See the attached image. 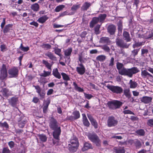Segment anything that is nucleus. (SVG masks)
<instances>
[{
  "instance_id": "nucleus-3",
  "label": "nucleus",
  "mask_w": 153,
  "mask_h": 153,
  "mask_svg": "<svg viewBox=\"0 0 153 153\" xmlns=\"http://www.w3.org/2000/svg\"><path fill=\"white\" fill-rule=\"evenodd\" d=\"M68 143V149L69 151L71 152H76L79 146L77 137L75 136H73Z\"/></svg>"
},
{
  "instance_id": "nucleus-2",
  "label": "nucleus",
  "mask_w": 153,
  "mask_h": 153,
  "mask_svg": "<svg viewBox=\"0 0 153 153\" xmlns=\"http://www.w3.org/2000/svg\"><path fill=\"white\" fill-rule=\"evenodd\" d=\"M49 121V126L50 129L53 131L52 133L53 138L56 140L59 139L61 132V127L59 126L57 120L53 115L50 117Z\"/></svg>"
},
{
  "instance_id": "nucleus-62",
  "label": "nucleus",
  "mask_w": 153,
  "mask_h": 153,
  "mask_svg": "<svg viewBox=\"0 0 153 153\" xmlns=\"http://www.w3.org/2000/svg\"><path fill=\"white\" fill-rule=\"evenodd\" d=\"M6 24V21H5V18H3V19L2 20V22L1 23V30L2 29H3V28H4V25L5 24Z\"/></svg>"
},
{
  "instance_id": "nucleus-47",
  "label": "nucleus",
  "mask_w": 153,
  "mask_h": 153,
  "mask_svg": "<svg viewBox=\"0 0 153 153\" xmlns=\"http://www.w3.org/2000/svg\"><path fill=\"white\" fill-rule=\"evenodd\" d=\"M65 7V6L61 4L57 6L55 9V11L56 12H58L61 10Z\"/></svg>"
},
{
  "instance_id": "nucleus-15",
  "label": "nucleus",
  "mask_w": 153,
  "mask_h": 153,
  "mask_svg": "<svg viewBox=\"0 0 153 153\" xmlns=\"http://www.w3.org/2000/svg\"><path fill=\"white\" fill-rule=\"evenodd\" d=\"M99 43L106 45H110L111 41L109 37L104 36L101 37L99 41Z\"/></svg>"
},
{
  "instance_id": "nucleus-30",
  "label": "nucleus",
  "mask_w": 153,
  "mask_h": 153,
  "mask_svg": "<svg viewBox=\"0 0 153 153\" xmlns=\"http://www.w3.org/2000/svg\"><path fill=\"white\" fill-rule=\"evenodd\" d=\"M17 101L18 99L17 98L14 97H12L9 101V102L12 106L14 107L16 105L17 102Z\"/></svg>"
},
{
  "instance_id": "nucleus-12",
  "label": "nucleus",
  "mask_w": 153,
  "mask_h": 153,
  "mask_svg": "<svg viewBox=\"0 0 153 153\" xmlns=\"http://www.w3.org/2000/svg\"><path fill=\"white\" fill-rule=\"evenodd\" d=\"M76 68V71L80 75L84 74L85 71V68L83 64H78Z\"/></svg>"
},
{
  "instance_id": "nucleus-14",
  "label": "nucleus",
  "mask_w": 153,
  "mask_h": 153,
  "mask_svg": "<svg viewBox=\"0 0 153 153\" xmlns=\"http://www.w3.org/2000/svg\"><path fill=\"white\" fill-rule=\"evenodd\" d=\"M72 51V49L70 47L67 48L64 51V54L65 56L66 61L69 62L70 61V56Z\"/></svg>"
},
{
  "instance_id": "nucleus-41",
  "label": "nucleus",
  "mask_w": 153,
  "mask_h": 153,
  "mask_svg": "<svg viewBox=\"0 0 153 153\" xmlns=\"http://www.w3.org/2000/svg\"><path fill=\"white\" fill-rule=\"evenodd\" d=\"M148 53L149 50L148 49L144 48L141 49V56L143 57H146Z\"/></svg>"
},
{
  "instance_id": "nucleus-10",
  "label": "nucleus",
  "mask_w": 153,
  "mask_h": 153,
  "mask_svg": "<svg viewBox=\"0 0 153 153\" xmlns=\"http://www.w3.org/2000/svg\"><path fill=\"white\" fill-rule=\"evenodd\" d=\"M36 89V92L37 93L40 97V99L43 100L45 98L46 94L45 89L41 88L40 87H35Z\"/></svg>"
},
{
  "instance_id": "nucleus-32",
  "label": "nucleus",
  "mask_w": 153,
  "mask_h": 153,
  "mask_svg": "<svg viewBox=\"0 0 153 153\" xmlns=\"http://www.w3.org/2000/svg\"><path fill=\"white\" fill-rule=\"evenodd\" d=\"M114 149L115 153H125V151L123 147H115Z\"/></svg>"
},
{
  "instance_id": "nucleus-36",
  "label": "nucleus",
  "mask_w": 153,
  "mask_h": 153,
  "mask_svg": "<svg viewBox=\"0 0 153 153\" xmlns=\"http://www.w3.org/2000/svg\"><path fill=\"white\" fill-rule=\"evenodd\" d=\"M106 16L107 15L106 14H100L99 15L98 17H97L99 19V22L102 23L105 20Z\"/></svg>"
},
{
  "instance_id": "nucleus-7",
  "label": "nucleus",
  "mask_w": 153,
  "mask_h": 153,
  "mask_svg": "<svg viewBox=\"0 0 153 153\" xmlns=\"http://www.w3.org/2000/svg\"><path fill=\"white\" fill-rule=\"evenodd\" d=\"M19 70L17 67H14L10 69L8 71V73L10 76V78L16 77L18 75Z\"/></svg>"
},
{
  "instance_id": "nucleus-1",
  "label": "nucleus",
  "mask_w": 153,
  "mask_h": 153,
  "mask_svg": "<svg viewBox=\"0 0 153 153\" xmlns=\"http://www.w3.org/2000/svg\"><path fill=\"white\" fill-rule=\"evenodd\" d=\"M117 68L118 71L120 74L122 75L126 76L129 77H132L134 74H135L140 71V70L137 67H133L130 68H123V63L119 62L116 63Z\"/></svg>"
},
{
  "instance_id": "nucleus-42",
  "label": "nucleus",
  "mask_w": 153,
  "mask_h": 153,
  "mask_svg": "<svg viewBox=\"0 0 153 153\" xmlns=\"http://www.w3.org/2000/svg\"><path fill=\"white\" fill-rule=\"evenodd\" d=\"M134 143L136 149H139L141 147V143L139 140H136L134 142Z\"/></svg>"
},
{
  "instance_id": "nucleus-33",
  "label": "nucleus",
  "mask_w": 153,
  "mask_h": 153,
  "mask_svg": "<svg viewBox=\"0 0 153 153\" xmlns=\"http://www.w3.org/2000/svg\"><path fill=\"white\" fill-rule=\"evenodd\" d=\"M91 6V3L85 2L81 7V9L82 10H86Z\"/></svg>"
},
{
  "instance_id": "nucleus-26",
  "label": "nucleus",
  "mask_w": 153,
  "mask_h": 153,
  "mask_svg": "<svg viewBox=\"0 0 153 153\" xmlns=\"http://www.w3.org/2000/svg\"><path fill=\"white\" fill-rule=\"evenodd\" d=\"M141 75L143 77H153V76L146 70H142Z\"/></svg>"
},
{
  "instance_id": "nucleus-17",
  "label": "nucleus",
  "mask_w": 153,
  "mask_h": 153,
  "mask_svg": "<svg viewBox=\"0 0 153 153\" xmlns=\"http://www.w3.org/2000/svg\"><path fill=\"white\" fill-rule=\"evenodd\" d=\"M13 25L12 24H9L6 25L3 29V32L4 35H7V33L9 32L10 30H11V28H12Z\"/></svg>"
},
{
  "instance_id": "nucleus-64",
  "label": "nucleus",
  "mask_w": 153,
  "mask_h": 153,
  "mask_svg": "<svg viewBox=\"0 0 153 153\" xmlns=\"http://www.w3.org/2000/svg\"><path fill=\"white\" fill-rule=\"evenodd\" d=\"M129 84L130 86H137V83L135 82L131 79L130 81Z\"/></svg>"
},
{
  "instance_id": "nucleus-43",
  "label": "nucleus",
  "mask_w": 153,
  "mask_h": 153,
  "mask_svg": "<svg viewBox=\"0 0 153 153\" xmlns=\"http://www.w3.org/2000/svg\"><path fill=\"white\" fill-rule=\"evenodd\" d=\"M137 135L140 136H143L145 134V131L143 129H140L135 131Z\"/></svg>"
},
{
  "instance_id": "nucleus-24",
  "label": "nucleus",
  "mask_w": 153,
  "mask_h": 153,
  "mask_svg": "<svg viewBox=\"0 0 153 153\" xmlns=\"http://www.w3.org/2000/svg\"><path fill=\"white\" fill-rule=\"evenodd\" d=\"M99 22V20L97 17H94L90 23V27L91 28L93 27Z\"/></svg>"
},
{
  "instance_id": "nucleus-35",
  "label": "nucleus",
  "mask_w": 153,
  "mask_h": 153,
  "mask_svg": "<svg viewBox=\"0 0 153 153\" xmlns=\"http://www.w3.org/2000/svg\"><path fill=\"white\" fill-rule=\"evenodd\" d=\"M45 55L46 56L48 57L51 60H55L56 59V57L51 52H48L46 53Z\"/></svg>"
},
{
  "instance_id": "nucleus-58",
  "label": "nucleus",
  "mask_w": 153,
  "mask_h": 153,
  "mask_svg": "<svg viewBox=\"0 0 153 153\" xmlns=\"http://www.w3.org/2000/svg\"><path fill=\"white\" fill-rule=\"evenodd\" d=\"M114 58L113 57H112L110 60L109 63L108 65L109 67H112L114 65Z\"/></svg>"
},
{
  "instance_id": "nucleus-23",
  "label": "nucleus",
  "mask_w": 153,
  "mask_h": 153,
  "mask_svg": "<svg viewBox=\"0 0 153 153\" xmlns=\"http://www.w3.org/2000/svg\"><path fill=\"white\" fill-rule=\"evenodd\" d=\"M80 7V4L73 5L71 8V10L72 11L69 14L70 15H74L75 13L77 10Z\"/></svg>"
},
{
  "instance_id": "nucleus-13",
  "label": "nucleus",
  "mask_w": 153,
  "mask_h": 153,
  "mask_svg": "<svg viewBox=\"0 0 153 153\" xmlns=\"http://www.w3.org/2000/svg\"><path fill=\"white\" fill-rule=\"evenodd\" d=\"M107 87L114 93L117 94H120L123 91V89L120 87Z\"/></svg>"
},
{
  "instance_id": "nucleus-6",
  "label": "nucleus",
  "mask_w": 153,
  "mask_h": 153,
  "mask_svg": "<svg viewBox=\"0 0 153 153\" xmlns=\"http://www.w3.org/2000/svg\"><path fill=\"white\" fill-rule=\"evenodd\" d=\"M118 123V121L113 116H109L107 120V125L109 127H114Z\"/></svg>"
},
{
  "instance_id": "nucleus-44",
  "label": "nucleus",
  "mask_w": 153,
  "mask_h": 153,
  "mask_svg": "<svg viewBox=\"0 0 153 153\" xmlns=\"http://www.w3.org/2000/svg\"><path fill=\"white\" fill-rule=\"evenodd\" d=\"M100 25H97L94 27V33L98 35L100 33Z\"/></svg>"
},
{
  "instance_id": "nucleus-34",
  "label": "nucleus",
  "mask_w": 153,
  "mask_h": 153,
  "mask_svg": "<svg viewBox=\"0 0 153 153\" xmlns=\"http://www.w3.org/2000/svg\"><path fill=\"white\" fill-rule=\"evenodd\" d=\"M30 8L33 11H37L39 10V6L37 3H35L31 5Z\"/></svg>"
},
{
  "instance_id": "nucleus-39",
  "label": "nucleus",
  "mask_w": 153,
  "mask_h": 153,
  "mask_svg": "<svg viewBox=\"0 0 153 153\" xmlns=\"http://www.w3.org/2000/svg\"><path fill=\"white\" fill-rule=\"evenodd\" d=\"M73 114L74 115V120H76L80 118V115L79 111H75L73 112Z\"/></svg>"
},
{
  "instance_id": "nucleus-11",
  "label": "nucleus",
  "mask_w": 153,
  "mask_h": 153,
  "mask_svg": "<svg viewBox=\"0 0 153 153\" xmlns=\"http://www.w3.org/2000/svg\"><path fill=\"white\" fill-rule=\"evenodd\" d=\"M7 75V70L5 65L3 64L2 68L1 70V74L0 78L2 80L5 79Z\"/></svg>"
},
{
  "instance_id": "nucleus-37",
  "label": "nucleus",
  "mask_w": 153,
  "mask_h": 153,
  "mask_svg": "<svg viewBox=\"0 0 153 153\" xmlns=\"http://www.w3.org/2000/svg\"><path fill=\"white\" fill-rule=\"evenodd\" d=\"M38 136L40 141L42 142H45L47 139V137L44 134H40L38 135Z\"/></svg>"
},
{
  "instance_id": "nucleus-9",
  "label": "nucleus",
  "mask_w": 153,
  "mask_h": 153,
  "mask_svg": "<svg viewBox=\"0 0 153 153\" xmlns=\"http://www.w3.org/2000/svg\"><path fill=\"white\" fill-rule=\"evenodd\" d=\"M27 122L26 118L24 116H21L19 117L17 121L18 126L21 128H23Z\"/></svg>"
},
{
  "instance_id": "nucleus-50",
  "label": "nucleus",
  "mask_w": 153,
  "mask_h": 153,
  "mask_svg": "<svg viewBox=\"0 0 153 153\" xmlns=\"http://www.w3.org/2000/svg\"><path fill=\"white\" fill-rule=\"evenodd\" d=\"M79 60L80 62L79 64H83L85 63L87 61V59L86 58H83L81 55H79Z\"/></svg>"
},
{
  "instance_id": "nucleus-57",
  "label": "nucleus",
  "mask_w": 153,
  "mask_h": 153,
  "mask_svg": "<svg viewBox=\"0 0 153 153\" xmlns=\"http://www.w3.org/2000/svg\"><path fill=\"white\" fill-rule=\"evenodd\" d=\"M0 48L1 51L4 52L7 50V47L5 44H3L0 45Z\"/></svg>"
},
{
  "instance_id": "nucleus-59",
  "label": "nucleus",
  "mask_w": 153,
  "mask_h": 153,
  "mask_svg": "<svg viewBox=\"0 0 153 153\" xmlns=\"http://www.w3.org/2000/svg\"><path fill=\"white\" fill-rule=\"evenodd\" d=\"M147 125L151 127H153V119H150L147 122Z\"/></svg>"
},
{
  "instance_id": "nucleus-29",
  "label": "nucleus",
  "mask_w": 153,
  "mask_h": 153,
  "mask_svg": "<svg viewBox=\"0 0 153 153\" xmlns=\"http://www.w3.org/2000/svg\"><path fill=\"white\" fill-rule=\"evenodd\" d=\"M1 92L3 96L6 97H7L10 95V91L6 88H3Z\"/></svg>"
},
{
  "instance_id": "nucleus-53",
  "label": "nucleus",
  "mask_w": 153,
  "mask_h": 153,
  "mask_svg": "<svg viewBox=\"0 0 153 153\" xmlns=\"http://www.w3.org/2000/svg\"><path fill=\"white\" fill-rule=\"evenodd\" d=\"M12 152L7 147L3 148L2 153H12Z\"/></svg>"
},
{
  "instance_id": "nucleus-18",
  "label": "nucleus",
  "mask_w": 153,
  "mask_h": 153,
  "mask_svg": "<svg viewBox=\"0 0 153 153\" xmlns=\"http://www.w3.org/2000/svg\"><path fill=\"white\" fill-rule=\"evenodd\" d=\"M87 116L92 125L94 126V128L95 129L97 128L98 125L96 120L91 115L88 114Z\"/></svg>"
},
{
  "instance_id": "nucleus-46",
  "label": "nucleus",
  "mask_w": 153,
  "mask_h": 153,
  "mask_svg": "<svg viewBox=\"0 0 153 153\" xmlns=\"http://www.w3.org/2000/svg\"><path fill=\"white\" fill-rule=\"evenodd\" d=\"M19 48L22 51L24 52H27L29 50L30 48L28 46L25 47L23 46L22 44H21L20 46L19 47Z\"/></svg>"
},
{
  "instance_id": "nucleus-40",
  "label": "nucleus",
  "mask_w": 153,
  "mask_h": 153,
  "mask_svg": "<svg viewBox=\"0 0 153 153\" xmlns=\"http://www.w3.org/2000/svg\"><path fill=\"white\" fill-rule=\"evenodd\" d=\"M42 63L43 64L45 65V67L50 70L51 71V65L48 62L45 60L44 59L42 61Z\"/></svg>"
},
{
  "instance_id": "nucleus-8",
  "label": "nucleus",
  "mask_w": 153,
  "mask_h": 153,
  "mask_svg": "<svg viewBox=\"0 0 153 153\" xmlns=\"http://www.w3.org/2000/svg\"><path fill=\"white\" fill-rule=\"evenodd\" d=\"M116 42L118 46L123 48H128L130 45L129 44L125 43L122 39L120 38L116 39Z\"/></svg>"
},
{
  "instance_id": "nucleus-55",
  "label": "nucleus",
  "mask_w": 153,
  "mask_h": 153,
  "mask_svg": "<svg viewBox=\"0 0 153 153\" xmlns=\"http://www.w3.org/2000/svg\"><path fill=\"white\" fill-rule=\"evenodd\" d=\"M53 49H54L55 53L59 56H60L61 55L60 52H61V49L58 48H53Z\"/></svg>"
},
{
  "instance_id": "nucleus-19",
  "label": "nucleus",
  "mask_w": 153,
  "mask_h": 153,
  "mask_svg": "<svg viewBox=\"0 0 153 153\" xmlns=\"http://www.w3.org/2000/svg\"><path fill=\"white\" fill-rule=\"evenodd\" d=\"M123 39L126 42H130L131 41V38L129 33L128 32L124 31L123 33Z\"/></svg>"
},
{
  "instance_id": "nucleus-28",
  "label": "nucleus",
  "mask_w": 153,
  "mask_h": 153,
  "mask_svg": "<svg viewBox=\"0 0 153 153\" xmlns=\"http://www.w3.org/2000/svg\"><path fill=\"white\" fill-rule=\"evenodd\" d=\"M50 103V101L49 100L48 101H45L44 103L42 108L44 113H46L47 112L49 105Z\"/></svg>"
},
{
  "instance_id": "nucleus-4",
  "label": "nucleus",
  "mask_w": 153,
  "mask_h": 153,
  "mask_svg": "<svg viewBox=\"0 0 153 153\" xmlns=\"http://www.w3.org/2000/svg\"><path fill=\"white\" fill-rule=\"evenodd\" d=\"M88 139L97 147L101 146V141L99 136L95 133H89L88 135Z\"/></svg>"
},
{
  "instance_id": "nucleus-54",
  "label": "nucleus",
  "mask_w": 153,
  "mask_h": 153,
  "mask_svg": "<svg viewBox=\"0 0 153 153\" xmlns=\"http://www.w3.org/2000/svg\"><path fill=\"white\" fill-rule=\"evenodd\" d=\"M0 126L8 128H9V126L7 123L6 122H4L3 123L0 122Z\"/></svg>"
},
{
  "instance_id": "nucleus-56",
  "label": "nucleus",
  "mask_w": 153,
  "mask_h": 153,
  "mask_svg": "<svg viewBox=\"0 0 153 153\" xmlns=\"http://www.w3.org/2000/svg\"><path fill=\"white\" fill-rule=\"evenodd\" d=\"M143 45V42H137L135 43L133 45V48H135L141 46Z\"/></svg>"
},
{
  "instance_id": "nucleus-49",
  "label": "nucleus",
  "mask_w": 153,
  "mask_h": 153,
  "mask_svg": "<svg viewBox=\"0 0 153 153\" xmlns=\"http://www.w3.org/2000/svg\"><path fill=\"white\" fill-rule=\"evenodd\" d=\"M42 47L43 48L48 50L50 49L51 46L50 45L48 44L43 43L42 45Z\"/></svg>"
},
{
  "instance_id": "nucleus-63",
  "label": "nucleus",
  "mask_w": 153,
  "mask_h": 153,
  "mask_svg": "<svg viewBox=\"0 0 153 153\" xmlns=\"http://www.w3.org/2000/svg\"><path fill=\"white\" fill-rule=\"evenodd\" d=\"M140 48L138 49H134L131 51L132 54L134 56L137 55L138 52L140 51Z\"/></svg>"
},
{
  "instance_id": "nucleus-60",
  "label": "nucleus",
  "mask_w": 153,
  "mask_h": 153,
  "mask_svg": "<svg viewBox=\"0 0 153 153\" xmlns=\"http://www.w3.org/2000/svg\"><path fill=\"white\" fill-rule=\"evenodd\" d=\"M123 113L124 114H130L134 115V112H132L131 111L129 110H125L123 111Z\"/></svg>"
},
{
  "instance_id": "nucleus-51",
  "label": "nucleus",
  "mask_w": 153,
  "mask_h": 153,
  "mask_svg": "<svg viewBox=\"0 0 153 153\" xmlns=\"http://www.w3.org/2000/svg\"><path fill=\"white\" fill-rule=\"evenodd\" d=\"M61 75L62 76L63 79L64 80L67 81L70 80V77L66 74L64 73H62Z\"/></svg>"
},
{
  "instance_id": "nucleus-48",
  "label": "nucleus",
  "mask_w": 153,
  "mask_h": 153,
  "mask_svg": "<svg viewBox=\"0 0 153 153\" xmlns=\"http://www.w3.org/2000/svg\"><path fill=\"white\" fill-rule=\"evenodd\" d=\"M51 71H46L44 70L43 71V73H42L40 74V76H41L45 77L47 76H48L50 75L51 74Z\"/></svg>"
},
{
  "instance_id": "nucleus-61",
  "label": "nucleus",
  "mask_w": 153,
  "mask_h": 153,
  "mask_svg": "<svg viewBox=\"0 0 153 153\" xmlns=\"http://www.w3.org/2000/svg\"><path fill=\"white\" fill-rule=\"evenodd\" d=\"M84 94L85 98L88 100L90 99L93 97V96L91 94H87L84 93Z\"/></svg>"
},
{
  "instance_id": "nucleus-27",
  "label": "nucleus",
  "mask_w": 153,
  "mask_h": 153,
  "mask_svg": "<svg viewBox=\"0 0 153 153\" xmlns=\"http://www.w3.org/2000/svg\"><path fill=\"white\" fill-rule=\"evenodd\" d=\"M48 19L47 15H45L39 18L37 21L40 23H43L45 22Z\"/></svg>"
},
{
  "instance_id": "nucleus-45",
  "label": "nucleus",
  "mask_w": 153,
  "mask_h": 153,
  "mask_svg": "<svg viewBox=\"0 0 153 153\" xmlns=\"http://www.w3.org/2000/svg\"><path fill=\"white\" fill-rule=\"evenodd\" d=\"M106 59V56L103 55H100L96 57V59L97 60L100 62L103 61Z\"/></svg>"
},
{
  "instance_id": "nucleus-38",
  "label": "nucleus",
  "mask_w": 153,
  "mask_h": 153,
  "mask_svg": "<svg viewBox=\"0 0 153 153\" xmlns=\"http://www.w3.org/2000/svg\"><path fill=\"white\" fill-rule=\"evenodd\" d=\"M124 94L128 98H129L131 96L129 89H124L123 91Z\"/></svg>"
},
{
  "instance_id": "nucleus-16",
  "label": "nucleus",
  "mask_w": 153,
  "mask_h": 153,
  "mask_svg": "<svg viewBox=\"0 0 153 153\" xmlns=\"http://www.w3.org/2000/svg\"><path fill=\"white\" fill-rule=\"evenodd\" d=\"M107 30L110 35H113L116 32V27L113 24L110 25L108 26Z\"/></svg>"
},
{
  "instance_id": "nucleus-5",
  "label": "nucleus",
  "mask_w": 153,
  "mask_h": 153,
  "mask_svg": "<svg viewBox=\"0 0 153 153\" xmlns=\"http://www.w3.org/2000/svg\"><path fill=\"white\" fill-rule=\"evenodd\" d=\"M123 103L118 100H113L108 101L107 105L109 108L112 110H115L120 108Z\"/></svg>"
},
{
  "instance_id": "nucleus-22",
  "label": "nucleus",
  "mask_w": 153,
  "mask_h": 153,
  "mask_svg": "<svg viewBox=\"0 0 153 153\" xmlns=\"http://www.w3.org/2000/svg\"><path fill=\"white\" fill-rule=\"evenodd\" d=\"M82 122L83 125L86 127L89 126L90 123L89 122L86 115L85 114H82Z\"/></svg>"
},
{
  "instance_id": "nucleus-21",
  "label": "nucleus",
  "mask_w": 153,
  "mask_h": 153,
  "mask_svg": "<svg viewBox=\"0 0 153 153\" xmlns=\"http://www.w3.org/2000/svg\"><path fill=\"white\" fill-rule=\"evenodd\" d=\"M152 100V98L151 97L145 96L141 99V101L145 104H148L151 102Z\"/></svg>"
},
{
  "instance_id": "nucleus-20",
  "label": "nucleus",
  "mask_w": 153,
  "mask_h": 153,
  "mask_svg": "<svg viewBox=\"0 0 153 153\" xmlns=\"http://www.w3.org/2000/svg\"><path fill=\"white\" fill-rule=\"evenodd\" d=\"M91 144L88 142H85L84 143L83 146L82 148L83 151H85L90 149L92 148Z\"/></svg>"
},
{
  "instance_id": "nucleus-52",
  "label": "nucleus",
  "mask_w": 153,
  "mask_h": 153,
  "mask_svg": "<svg viewBox=\"0 0 153 153\" xmlns=\"http://www.w3.org/2000/svg\"><path fill=\"white\" fill-rule=\"evenodd\" d=\"M108 45H104L101 46L102 49L104 50L107 52H109L110 50V48L109 47L107 46Z\"/></svg>"
},
{
  "instance_id": "nucleus-31",
  "label": "nucleus",
  "mask_w": 153,
  "mask_h": 153,
  "mask_svg": "<svg viewBox=\"0 0 153 153\" xmlns=\"http://www.w3.org/2000/svg\"><path fill=\"white\" fill-rule=\"evenodd\" d=\"M52 74L55 77L58 79H60L61 78L60 74L58 72V69L56 68L53 69L52 71Z\"/></svg>"
},
{
  "instance_id": "nucleus-25",
  "label": "nucleus",
  "mask_w": 153,
  "mask_h": 153,
  "mask_svg": "<svg viewBox=\"0 0 153 153\" xmlns=\"http://www.w3.org/2000/svg\"><path fill=\"white\" fill-rule=\"evenodd\" d=\"M117 25L118 30V34L120 35L122 33L123 28V21L121 20H120L117 23Z\"/></svg>"
}]
</instances>
